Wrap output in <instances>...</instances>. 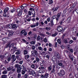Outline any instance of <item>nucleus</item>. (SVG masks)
<instances>
[{
	"instance_id": "nucleus-3",
	"label": "nucleus",
	"mask_w": 78,
	"mask_h": 78,
	"mask_svg": "<svg viewBox=\"0 0 78 78\" xmlns=\"http://www.w3.org/2000/svg\"><path fill=\"white\" fill-rule=\"evenodd\" d=\"M63 29V28L61 26H59L57 28V30L59 32H61V31H62Z\"/></svg>"
},
{
	"instance_id": "nucleus-54",
	"label": "nucleus",
	"mask_w": 78,
	"mask_h": 78,
	"mask_svg": "<svg viewBox=\"0 0 78 78\" xmlns=\"http://www.w3.org/2000/svg\"><path fill=\"white\" fill-rule=\"evenodd\" d=\"M34 67V65H32L31 66V67H32V68L33 69H35V67Z\"/></svg>"
},
{
	"instance_id": "nucleus-28",
	"label": "nucleus",
	"mask_w": 78,
	"mask_h": 78,
	"mask_svg": "<svg viewBox=\"0 0 78 78\" xmlns=\"http://www.w3.org/2000/svg\"><path fill=\"white\" fill-rule=\"evenodd\" d=\"M33 70H30L28 71V73L29 74V75H32V73H33Z\"/></svg>"
},
{
	"instance_id": "nucleus-19",
	"label": "nucleus",
	"mask_w": 78,
	"mask_h": 78,
	"mask_svg": "<svg viewBox=\"0 0 78 78\" xmlns=\"http://www.w3.org/2000/svg\"><path fill=\"white\" fill-rule=\"evenodd\" d=\"M17 48L16 47H14V49H11V51H13V52H14V51H17Z\"/></svg>"
},
{
	"instance_id": "nucleus-42",
	"label": "nucleus",
	"mask_w": 78,
	"mask_h": 78,
	"mask_svg": "<svg viewBox=\"0 0 78 78\" xmlns=\"http://www.w3.org/2000/svg\"><path fill=\"white\" fill-rule=\"evenodd\" d=\"M56 72V70L55 69H52L51 71V73H55Z\"/></svg>"
},
{
	"instance_id": "nucleus-36",
	"label": "nucleus",
	"mask_w": 78,
	"mask_h": 78,
	"mask_svg": "<svg viewBox=\"0 0 78 78\" xmlns=\"http://www.w3.org/2000/svg\"><path fill=\"white\" fill-rule=\"evenodd\" d=\"M55 55L57 58H59V57H60V55H59L58 53L56 52L55 53Z\"/></svg>"
},
{
	"instance_id": "nucleus-15",
	"label": "nucleus",
	"mask_w": 78,
	"mask_h": 78,
	"mask_svg": "<svg viewBox=\"0 0 78 78\" xmlns=\"http://www.w3.org/2000/svg\"><path fill=\"white\" fill-rule=\"evenodd\" d=\"M11 59H12L13 61H15L16 58H15V55H12L11 57Z\"/></svg>"
},
{
	"instance_id": "nucleus-48",
	"label": "nucleus",
	"mask_w": 78,
	"mask_h": 78,
	"mask_svg": "<svg viewBox=\"0 0 78 78\" xmlns=\"http://www.w3.org/2000/svg\"><path fill=\"white\" fill-rule=\"evenodd\" d=\"M53 3V1L52 0H50L49 1V4H51V5L52 3Z\"/></svg>"
},
{
	"instance_id": "nucleus-52",
	"label": "nucleus",
	"mask_w": 78,
	"mask_h": 78,
	"mask_svg": "<svg viewBox=\"0 0 78 78\" xmlns=\"http://www.w3.org/2000/svg\"><path fill=\"white\" fill-rule=\"evenodd\" d=\"M30 27L31 28H34V27H36V25L35 24H34V25H31Z\"/></svg>"
},
{
	"instance_id": "nucleus-35",
	"label": "nucleus",
	"mask_w": 78,
	"mask_h": 78,
	"mask_svg": "<svg viewBox=\"0 0 78 78\" xmlns=\"http://www.w3.org/2000/svg\"><path fill=\"white\" fill-rule=\"evenodd\" d=\"M14 32L13 31H10V32L9 33V35H11V36H12L13 34H14Z\"/></svg>"
},
{
	"instance_id": "nucleus-20",
	"label": "nucleus",
	"mask_w": 78,
	"mask_h": 78,
	"mask_svg": "<svg viewBox=\"0 0 78 78\" xmlns=\"http://www.w3.org/2000/svg\"><path fill=\"white\" fill-rule=\"evenodd\" d=\"M32 75V76H34V77H36V72L34 71H33Z\"/></svg>"
},
{
	"instance_id": "nucleus-24",
	"label": "nucleus",
	"mask_w": 78,
	"mask_h": 78,
	"mask_svg": "<svg viewBox=\"0 0 78 78\" xmlns=\"http://www.w3.org/2000/svg\"><path fill=\"white\" fill-rule=\"evenodd\" d=\"M40 40H41V37L39 35H38L37 38V41H40Z\"/></svg>"
},
{
	"instance_id": "nucleus-46",
	"label": "nucleus",
	"mask_w": 78,
	"mask_h": 78,
	"mask_svg": "<svg viewBox=\"0 0 78 78\" xmlns=\"http://www.w3.org/2000/svg\"><path fill=\"white\" fill-rule=\"evenodd\" d=\"M30 18H31L28 15H27L26 17V19H29Z\"/></svg>"
},
{
	"instance_id": "nucleus-29",
	"label": "nucleus",
	"mask_w": 78,
	"mask_h": 78,
	"mask_svg": "<svg viewBox=\"0 0 78 78\" xmlns=\"http://www.w3.org/2000/svg\"><path fill=\"white\" fill-rule=\"evenodd\" d=\"M9 10V8H7V9H5L4 10V13H6V12H7L8 10Z\"/></svg>"
},
{
	"instance_id": "nucleus-50",
	"label": "nucleus",
	"mask_w": 78,
	"mask_h": 78,
	"mask_svg": "<svg viewBox=\"0 0 78 78\" xmlns=\"http://www.w3.org/2000/svg\"><path fill=\"white\" fill-rule=\"evenodd\" d=\"M30 44H31L34 45L35 44V41H31L30 43Z\"/></svg>"
},
{
	"instance_id": "nucleus-64",
	"label": "nucleus",
	"mask_w": 78,
	"mask_h": 78,
	"mask_svg": "<svg viewBox=\"0 0 78 78\" xmlns=\"http://www.w3.org/2000/svg\"><path fill=\"white\" fill-rule=\"evenodd\" d=\"M35 48H36L35 47V46H34V45L32 46V50H35Z\"/></svg>"
},
{
	"instance_id": "nucleus-51",
	"label": "nucleus",
	"mask_w": 78,
	"mask_h": 78,
	"mask_svg": "<svg viewBox=\"0 0 78 78\" xmlns=\"http://www.w3.org/2000/svg\"><path fill=\"white\" fill-rule=\"evenodd\" d=\"M17 77L20 78L21 77V74L20 73H18L17 75Z\"/></svg>"
},
{
	"instance_id": "nucleus-61",
	"label": "nucleus",
	"mask_w": 78,
	"mask_h": 78,
	"mask_svg": "<svg viewBox=\"0 0 78 78\" xmlns=\"http://www.w3.org/2000/svg\"><path fill=\"white\" fill-rule=\"evenodd\" d=\"M30 6H31V7H33V8H34V7H35V5L34 4H31Z\"/></svg>"
},
{
	"instance_id": "nucleus-44",
	"label": "nucleus",
	"mask_w": 78,
	"mask_h": 78,
	"mask_svg": "<svg viewBox=\"0 0 78 78\" xmlns=\"http://www.w3.org/2000/svg\"><path fill=\"white\" fill-rule=\"evenodd\" d=\"M66 12H67V9L63 10V13L64 14H66Z\"/></svg>"
},
{
	"instance_id": "nucleus-12",
	"label": "nucleus",
	"mask_w": 78,
	"mask_h": 78,
	"mask_svg": "<svg viewBox=\"0 0 78 78\" xmlns=\"http://www.w3.org/2000/svg\"><path fill=\"white\" fill-rule=\"evenodd\" d=\"M59 9V7H57L56 8H52V10L53 11V12H55V11H58V9Z\"/></svg>"
},
{
	"instance_id": "nucleus-9",
	"label": "nucleus",
	"mask_w": 78,
	"mask_h": 78,
	"mask_svg": "<svg viewBox=\"0 0 78 78\" xmlns=\"http://www.w3.org/2000/svg\"><path fill=\"white\" fill-rule=\"evenodd\" d=\"M35 59L36 60H34L33 62V63H36V62H39V61H40V59H39V58H38V57H37L36 58H35Z\"/></svg>"
},
{
	"instance_id": "nucleus-27",
	"label": "nucleus",
	"mask_w": 78,
	"mask_h": 78,
	"mask_svg": "<svg viewBox=\"0 0 78 78\" xmlns=\"http://www.w3.org/2000/svg\"><path fill=\"white\" fill-rule=\"evenodd\" d=\"M30 58V56L28 55H26L25 56V59H28Z\"/></svg>"
},
{
	"instance_id": "nucleus-11",
	"label": "nucleus",
	"mask_w": 78,
	"mask_h": 78,
	"mask_svg": "<svg viewBox=\"0 0 78 78\" xmlns=\"http://www.w3.org/2000/svg\"><path fill=\"white\" fill-rule=\"evenodd\" d=\"M14 69V67L11 66L7 68V69L8 71H11V70L12 69Z\"/></svg>"
},
{
	"instance_id": "nucleus-63",
	"label": "nucleus",
	"mask_w": 78,
	"mask_h": 78,
	"mask_svg": "<svg viewBox=\"0 0 78 78\" xmlns=\"http://www.w3.org/2000/svg\"><path fill=\"white\" fill-rule=\"evenodd\" d=\"M7 61H10V60H11V57H8L7 58Z\"/></svg>"
},
{
	"instance_id": "nucleus-22",
	"label": "nucleus",
	"mask_w": 78,
	"mask_h": 78,
	"mask_svg": "<svg viewBox=\"0 0 78 78\" xmlns=\"http://www.w3.org/2000/svg\"><path fill=\"white\" fill-rule=\"evenodd\" d=\"M48 75H49V74L48 73H45L44 75V78H48Z\"/></svg>"
},
{
	"instance_id": "nucleus-45",
	"label": "nucleus",
	"mask_w": 78,
	"mask_h": 78,
	"mask_svg": "<svg viewBox=\"0 0 78 78\" xmlns=\"http://www.w3.org/2000/svg\"><path fill=\"white\" fill-rule=\"evenodd\" d=\"M16 58H17V59H18V60H19L20 61V60H21V59H22V58H19V56H16Z\"/></svg>"
},
{
	"instance_id": "nucleus-34",
	"label": "nucleus",
	"mask_w": 78,
	"mask_h": 78,
	"mask_svg": "<svg viewBox=\"0 0 78 78\" xmlns=\"http://www.w3.org/2000/svg\"><path fill=\"white\" fill-rule=\"evenodd\" d=\"M38 49L39 50H41V51H43V48L39 46L38 47Z\"/></svg>"
},
{
	"instance_id": "nucleus-17",
	"label": "nucleus",
	"mask_w": 78,
	"mask_h": 78,
	"mask_svg": "<svg viewBox=\"0 0 78 78\" xmlns=\"http://www.w3.org/2000/svg\"><path fill=\"white\" fill-rule=\"evenodd\" d=\"M56 57L55 56H53L52 58V61L53 62H55L56 61Z\"/></svg>"
},
{
	"instance_id": "nucleus-14",
	"label": "nucleus",
	"mask_w": 78,
	"mask_h": 78,
	"mask_svg": "<svg viewBox=\"0 0 78 78\" xmlns=\"http://www.w3.org/2000/svg\"><path fill=\"white\" fill-rule=\"evenodd\" d=\"M70 17H69L66 21V23H70Z\"/></svg>"
},
{
	"instance_id": "nucleus-60",
	"label": "nucleus",
	"mask_w": 78,
	"mask_h": 78,
	"mask_svg": "<svg viewBox=\"0 0 78 78\" xmlns=\"http://www.w3.org/2000/svg\"><path fill=\"white\" fill-rule=\"evenodd\" d=\"M64 41L65 44H67V40L66 39H65L64 40Z\"/></svg>"
},
{
	"instance_id": "nucleus-1",
	"label": "nucleus",
	"mask_w": 78,
	"mask_h": 78,
	"mask_svg": "<svg viewBox=\"0 0 78 78\" xmlns=\"http://www.w3.org/2000/svg\"><path fill=\"white\" fill-rule=\"evenodd\" d=\"M57 75L61 76V77H62L63 76H64L66 75V72H65L64 69H62L60 70V73H57Z\"/></svg>"
},
{
	"instance_id": "nucleus-5",
	"label": "nucleus",
	"mask_w": 78,
	"mask_h": 78,
	"mask_svg": "<svg viewBox=\"0 0 78 78\" xmlns=\"http://www.w3.org/2000/svg\"><path fill=\"white\" fill-rule=\"evenodd\" d=\"M62 14V12H60V13H59L57 14V17L56 18V20H57V21H58V20H59V17H60V16H61Z\"/></svg>"
},
{
	"instance_id": "nucleus-25",
	"label": "nucleus",
	"mask_w": 78,
	"mask_h": 78,
	"mask_svg": "<svg viewBox=\"0 0 78 78\" xmlns=\"http://www.w3.org/2000/svg\"><path fill=\"white\" fill-rule=\"evenodd\" d=\"M8 28L11 29L12 28V25L11 24H8Z\"/></svg>"
},
{
	"instance_id": "nucleus-23",
	"label": "nucleus",
	"mask_w": 78,
	"mask_h": 78,
	"mask_svg": "<svg viewBox=\"0 0 78 78\" xmlns=\"http://www.w3.org/2000/svg\"><path fill=\"white\" fill-rule=\"evenodd\" d=\"M73 34L74 36H76V30L73 29Z\"/></svg>"
},
{
	"instance_id": "nucleus-37",
	"label": "nucleus",
	"mask_w": 78,
	"mask_h": 78,
	"mask_svg": "<svg viewBox=\"0 0 78 78\" xmlns=\"http://www.w3.org/2000/svg\"><path fill=\"white\" fill-rule=\"evenodd\" d=\"M23 51L24 55H27V54L28 52L27 51L24 50Z\"/></svg>"
},
{
	"instance_id": "nucleus-18",
	"label": "nucleus",
	"mask_w": 78,
	"mask_h": 78,
	"mask_svg": "<svg viewBox=\"0 0 78 78\" xmlns=\"http://www.w3.org/2000/svg\"><path fill=\"white\" fill-rule=\"evenodd\" d=\"M15 67L16 68H17V69H19L21 68L20 67H21V65H19L18 64H17L15 65Z\"/></svg>"
},
{
	"instance_id": "nucleus-62",
	"label": "nucleus",
	"mask_w": 78,
	"mask_h": 78,
	"mask_svg": "<svg viewBox=\"0 0 78 78\" xmlns=\"http://www.w3.org/2000/svg\"><path fill=\"white\" fill-rule=\"evenodd\" d=\"M34 59H35L33 57L31 58L30 60L31 61H34Z\"/></svg>"
},
{
	"instance_id": "nucleus-33",
	"label": "nucleus",
	"mask_w": 78,
	"mask_h": 78,
	"mask_svg": "<svg viewBox=\"0 0 78 78\" xmlns=\"http://www.w3.org/2000/svg\"><path fill=\"white\" fill-rule=\"evenodd\" d=\"M74 8V7H73V6H72L71 8H70L69 9V11L70 12H71V11H72V9H72V8Z\"/></svg>"
},
{
	"instance_id": "nucleus-39",
	"label": "nucleus",
	"mask_w": 78,
	"mask_h": 78,
	"mask_svg": "<svg viewBox=\"0 0 78 78\" xmlns=\"http://www.w3.org/2000/svg\"><path fill=\"white\" fill-rule=\"evenodd\" d=\"M22 12H20L18 13V16H19V17L20 16H21L22 15Z\"/></svg>"
},
{
	"instance_id": "nucleus-38",
	"label": "nucleus",
	"mask_w": 78,
	"mask_h": 78,
	"mask_svg": "<svg viewBox=\"0 0 78 78\" xmlns=\"http://www.w3.org/2000/svg\"><path fill=\"white\" fill-rule=\"evenodd\" d=\"M17 28V26H16V24H13L12 25V28Z\"/></svg>"
},
{
	"instance_id": "nucleus-7",
	"label": "nucleus",
	"mask_w": 78,
	"mask_h": 78,
	"mask_svg": "<svg viewBox=\"0 0 78 78\" xmlns=\"http://www.w3.org/2000/svg\"><path fill=\"white\" fill-rule=\"evenodd\" d=\"M20 33L21 34V35H22L23 33H24L23 34L24 36H27V32H25V30H22L20 32Z\"/></svg>"
},
{
	"instance_id": "nucleus-40",
	"label": "nucleus",
	"mask_w": 78,
	"mask_h": 78,
	"mask_svg": "<svg viewBox=\"0 0 78 78\" xmlns=\"http://www.w3.org/2000/svg\"><path fill=\"white\" fill-rule=\"evenodd\" d=\"M48 69L49 71H51V66L50 65V66L48 67Z\"/></svg>"
},
{
	"instance_id": "nucleus-47",
	"label": "nucleus",
	"mask_w": 78,
	"mask_h": 78,
	"mask_svg": "<svg viewBox=\"0 0 78 78\" xmlns=\"http://www.w3.org/2000/svg\"><path fill=\"white\" fill-rule=\"evenodd\" d=\"M55 67H56V65H55V64H54L52 66V69H55Z\"/></svg>"
},
{
	"instance_id": "nucleus-16",
	"label": "nucleus",
	"mask_w": 78,
	"mask_h": 78,
	"mask_svg": "<svg viewBox=\"0 0 78 78\" xmlns=\"http://www.w3.org/2000/svg\"><path fill=\"white\" fill-rule=\"evenodd\" d=\"M8 39V37H4L2 39V41H3V42H5Z\"/></svg>"
},
{
	"instance_id": "nucleus-21",
	"label": "nucleus",
	"mask_w": 78,
	"mask_h": 78,
	"mask_svg": "<svg viewBox=\"0 0 78 78\" xmlns=\"http://www.w3.org/2000/svg\"><path fill=\"white\" fill-rule=\"evenodd\" d=\"M50 23L51 24V27H53V26L54 25V23H53V20H52L50 21Z\"/></svg>"
},
{
	"instance_id": "nucleus-30",
	"label": "nucleus",
	"mask_w": 78,
	"mask_h": 78,
	"mask_svg": "<svg viewBox=\"0 0 78 78\" xmlns=\"http://www.w3.org/2000/svg\"><path fill=\"white\" fill-rule=\"evenodd\" d=\"M16 51H17V52H16L15 53L16 55H19V54H20V50L18 49Z\"/></svg>"
},
{
	"instance_id": "nucleus-4",
	"label": "nucleus",
	"mask_w": 78,
	"mask_h": 78,
	"mask_svg": "<svg viewBox=\"0 0 78 78\" xmlns=\"http://www.w3.org/2000/svg\"><path fill=\"white\" fill-rule=\"evenodd\" d=\"M23 65H22L21 66V68L17 69L16 70L17 73H20V72H21V71L22 70V69L23 68Z\"/></svg>"
},
{
	"instance_id": "nucleus-13",
	"label": "nucleus",
	"mask_w": 78,
	"mask_h": 78,
	"mask_svg": "<svg viewBox=\"0 0 78 78\" xmlns=\"http://www.w3.org/2000/svg\"><path fill=\"white\" fill-rule=\"evenodd\" d=\"M15 70H16V69H12L11 71L9 72V75L12 74L13 72H15Z\"/></svg>"
},
{
	"instance_id": "nucleus-26",
	"label": "nucleus",
	"mask_w": 78,
	"mask_h": 78,
	"mask_svg": "<svg viewBox=\"0 0 78 78\" xmlns=\"http://www.w3.org/2000/svg\"><path fill=\"white\" fill-rule=\"evenodd\" d=\"M2 73L4 74H5L8 73V70L6 69V70H4L2 72Z\"/></svg>"
},
{
	"instance_id": "nucleus-59",
	"label": "nucleus",
	"mask_w": 78,
	"mask_h": 78,
	"mask_svg": "<svg viewBox=\"0 0 78 78\" xmlns=\"http://www.w3.org/2000/svg\"><path fill=\"white\" fill-rule=\"evenodd\" d=\"M56 16H57L56 15H54L52 17V19H53H53H55L56 18Z\"/></svg>"
},
{
	"instance_id": "nucleus-58",
	"label": "nucleus",
	"mask_w": 78,
	"mask_h": 78,
	"mask_svg": "<svg viewBox=\"0 0 78 78\" xmlns=\"http://www.w3.org/2000/svg\"><path fill=\"white\" fill-rule=\"evenodd\" d=\"M44 42H47V38L45 37V38H44Z\"/></svg>"
},
{
	"instance_id": "nucleus-56",
	"label": "nucleus",
	"mask_w": 78,
	"mask_h": 78,
	"mask_svg": "<svg viewBox=\"0 0 78 78\" xmlns=\"http://www.w3.org/2000/svg\"><path fill=\"white\" fill-rule=\"evenodd\" d=\"M73 41L72 40H71L69 42V44H72V43H73Z\"/></svg>"
},
{
	"instance_id": "nucleus-10",
	"label": "nucleus",
	"mask_w": 78,
	"mask_h": 78,
	"mask_svg": "<svg viewBox=\"0 0 78 78\" xmlns=\"http://www.w3.org/2000/svg\"><path fill=\"white\" fill-rule=\"evenodd\" d=\"M4 56L5 59H7V58H8V57L9 56L8 52H7L5 53L4 54Z\"/></svg>"
},
{
	"instance_id": "nucleus-49",
	"label": "nucleus",
	"mask_w": 78,
	"mask_h": 78,
	"mask_svg": "<svg viewBox=\"0 0 78 78\" xmlns=\"http://www.w3.org/2000/svg\"><path fill=\"white\" fill-rule=\"evenodd\" d=\"M69 50H70V52H71V53H73V49L70 48L69 49Z\"/></svg>"
},
{
	"instance_id": "nucleus-43",
	"label": "nucleus",
	"mask_w": 78,
	"mask_h": 78,
	"mask_svg": "<svg viewBox=\"0 0 78 78\" xmlns=\"http://www.w3.org/2000/svg\"><path fill=\"white\" fill-rule=\"evenodd\" d=\"M58 43L59 44H61V40L59 39H58L57 40Z\"/></svg>"
},
{
	"instance_id": "nucleus-8",
	"label": "nucleus",
	"mask_w": 78,
	"mask_h": 78,
	"mask_svg": "<svg viewBox=\"0 0 78 78\" xmlns=\"http://www.w3.org/2000/svg\"><path fill=\"white\" fill-rule=\"evenodd\" d=\"M27 71V70L26 69V68L24 66L23 67V69L22 70V72H21L22 73V75H24L25 73V71Z\"/></svg>"
},
{
	"instance_id": "nucleus-55",
	"label": "nucleus",
	"mask_w": 78,
	"mask_h": 78,
	"mask_svg": "<svg viewBox=\"0 0 78 78\" xmlns=\"http://www.w3.org/2000/svg\"><path fill=\"white\" fill-rule=\"evenodd\" d=\"M46 58H47V59H49V57H50V56L49 55H47L46 56Z\"/></svg>"
},
{
	"instance_id": "nucleus-32",
	"label": "nucleus",
	"mask_w": 78,
	"mask_h": 78,
	"mask_svg": "<svg viewBox=\"0 0 78 78\" xmlns=\"http://www.w3.org/2000/svg\"><path fill=\"white\" fill-rule=\"evenodd\" d=\"M0 58H1V60H3L5 58V57L4 55H0Z\"/></svg>"
},
{
	"instance_id": "nucleus-6",
	"label": "nucleus",
	"mask_w": 78,
	"mask_h": 78,
	"mask_svg": "<svg viewBox=\"0 0 78 78\" xmlns=\"http://www.w3.org/2000/svg\"><path fill=\"white\" fill-rule=\"evenodd\" d=\"M34 53L35 55H37L38 54L37 51L36 50H34L33 51H31L32 55H33V56H35L34 55H33Z\"/></svg>"
},
{
	"instance_id": "nucleus-31",
	"label": "nucleus",
	"mask_w": 78,
	"mask_h": 78,
	"mask_svg": "<svg viewBox=\"0 0 78 78\" xmlns=\"http://www.w3.org/2000/svg\"><path fill=\"white\" fill-rule=\"evenodd\" d=\"M1 78H7V75H2Z\"/></svg>"
},
{
	"instance_id": "nucleus-53",
	"label": "nucleus",
	"mask_w": 78,
	"mask_h": 78,
	"mask_svg": "<svg viewBox=\"0 0 78 78\" xmlns=\"http://www.w3.org/2000/svg\"><path fill=\"white\" fill-rule=\"evenodd\" d=\"M39 25V22H37L35 23V26L37 27Z\"/></svg>"
},
{
	"instance_id": "nucleus-41",
	"label": "nucleus",
	"mask_w": 78,
	"mask_h": 78,
	"mask_svg": "<svg viewBox=\"0 0 78 78\" xmlns=\"http://www.w3.org/2000/svg\"><path fill=\"white\" fill-rule=\"evenodd\" d=\"M44 29L47 31H49V30H50V27H46Z\"/></svg>"
},
{
	"instance_id": "nucleus-57",
	"label": "nucleus",
	"mask_w": 78,
	"mask_h": 78,
	"mask_svg": "<svg viewBox=\"0 0 78 78\" xmlns=\"http://www.w3.org/2000/svg\"><path fill=\"white\" fill-rule=\"evenodd\" d=\"M24 78H28V75L27 74H26L24 75Z\"/></svg>"
},
{
	"instance_id": "nucleus-2",
	"label": "nucleus",
	"mask_w": 78,
	"mask_h": 78,
	"mask_svg": "<svg viewBox=\"0 0 78 78\" xmlns=\"http://www.w3.org/2000/svg\"><path fill=\"white\" fill-rule=\"evenodd\" d=\"M66 64V63L65 61H60V62L58 64L59 66H61V68H64Z\"/></svg>"
}]
</instances>
